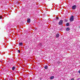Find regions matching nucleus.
I'll use <instances>...</instances> for the list:
<instances>
[{
	"label": "nucleus",
	"mask_w": 80,
	"mask_h": 80,
	"mask_svg": "<svg viewBox=\"0 0 80 80\" xmlns=\"http://www.w3.org/2000/svg\"><path fill=\"white\" fill-rule=\"evenodd\" d=\"M17 2V3H18V2Z\"/></svg>",
	"instance_id": "nucleus-19"
},
{
	"label": "nucleus",
	"mask_w": 80,
	"mask_h": 80,
	"mask_svg": "<svg viewBox=\"0 0 80 80\" xmlns=\"http://www.w3.org/2000/svg\"><path fill=\"white\" fill-rule=\"evenodd\" d=\"M19 45L20 46H22V45H23V43H22V42L19 43Z\"/></svg>",
	"instance_id": "nucleus-7"
},
{
	"label": "nucleus",
	"mask_w": 80,
	"mask_h": 80,
	"mask_svg": "<svg viewBox=\"0 0 80 80\" xmlns=\"http://www.w3.org/2000/svg\"><path fill=\"white\" fill-rule=\"evenodd\" d=\"M69 25L70 24H69V23H66V26H69Z\"/></svg>",
	"instance_id": "nucleus-11"
},
{
	"label": "nucleus",
	"mask_w": 80,
	"mask_h": 80,
	"mask_svg": "<svg viewBox=\"0 0 80 80\" xmlns=\"http://www.w3.org/2000/svg\"><path fill=\"white\" fill-rule=\"evenodd\" d=\"M56 37L57 38H58V37H59V34H57V35H56Z\"/></svg>",
	"instance_id": "nucleus-8"
},
{
	"label": "nucleus",
	"mask_w": 80,
	"mask_h": 80,
	"mask_svg": "<svg viewBox=\"0 0 80 80\" xmlns=\"http://www.w3.org/2000/svg\"><path fill=\"white\" fill-rule=\"evenodd\" d=\"M18 52L19 53H20V50H18Z\"/></svg>",
	"instance_id": "nucleus-13"
},
{
	"label": "nucleus",
	"mask_w": 80,
	"mask_h": 80,
	"mask_svg": "<svg viewBox=\"0 0 80 80\" xmlns=\"http://www.w3.org/2000/svg\"><path fill=\"white\" fill-rule=\"evenodd\" d=\"M10 80H13V79H10Z\"/></svg>",
	"instance_id": "nucleus-18"
},
{
	"label": "nucleus",
	"mask_w": 80,
	"mask_h": 80,
	"mask_svg": "<svg viewBox=\"0 0 80 80\" xmlns=\"http://www.w3.org/2000/svg\"><path fill=\"white\" fill-rule=\"evenodd\" d=\"M42 78H40V80H42Z\"/></svg>",
	"instance_id": "nucleus-16"
},
{
	"label": "nucleus",
	"mask_w": 80,
	"mask_h": 80,
	"mask_svg": "<svg viewBox=\"0 0 80 80\" xmlns=\"http://www.w3.org/2000/svg\"><path fill=\"white\" fill-rule=\"evenodd\" d=\"M66 30L67 31H69L70 30V28H66Z\"/></svg>",
	"instance_id": "nucleus-6"
},
{
	"label": "nucleus",
	"mask_w": 80,
	"mask_h": 80,
	"mask_svg": "<svg viewBox=\"0 0 80 80\" xmlns=\"http://www.w3.org/2000/svg\"><path fill=\"white\" fill-rule=\"evenodd\" d=\"M2 19V17L1 16H0V19Z\"/></svg>",
	"instance_id": "nucleus-12"
},
{
	"label": "nucleus",
	"mask_w": 80,
	"mask_h": 80,
	"mask_svg": "<svg viewBox=\"0 0 80 80\" xmlns=\"http://www.w3.org/2000/svg\"><path fill=\"white\" fill-rule=\"evenodd\" d=\"M58 18H59L58 17L56 18L57 20H58Z\"/></svg>",
	"instance_id": "nucleus-14"
},
{
	"label": "nucleus",
	"mask_w": 80,
	"mask_h": 80,
	"mask_svg": "<svg viewBox=\"0 0 80 80\" xmlns=\"http://www.w3.org/2000/svg\"><path fill=\"white\" fill-rule=\"evenodd\" d=\"M31 21L30 20V18H28L27 20V22L28 23H30Z\"/></svg>",
	"instance_id": "nucleus-4"
},
{
	"label": "nucleus",
	"mask_w": 80,
	"mask_h": 80,
	"mask_svg": "<svg viewBox=\"0 0 80 80\" xmlns=\"http://www.w3.org/2000/svg\"><path fill=\"white\" fill-rule=\"evenodd\" d=\"M79 73H80V71H79Z\"/></svg>",
	"instance_id": "nucleus-17"
},
{
	"label": "nucleus",
	"mask_w": 80,
	"mask_h": 80,
	"mask_svg": "<svg viewBox=\"0 0 80 80\" xmlns=\"http://www.w3.org/2000/svg\"><path fill=\"white\" fill-rule=\"evenodd\" d=\"M15 67L14 66H13L12 68V70H15Z\"/></svg>",
	"instance_id": "nucleus-9"
},
{
	"label": "nucleus",
	"mask_w": 80,
	"mask_h": 80,
	"mask_svg": "<svg viewBox=\"0 0 80 80\" xmlns=\"http://www.w3.org/2000/svg\"><path fill=\"white\" fill-rule=\"evenodd\" d=\"M73 20H74V17L73 16H72L70 18V22H72V21H73Z\"/></svg>",
	"instance_id": "nucleus-2"
},
{
	"label": "nucleus",
	"mask_w": 80,
	"mask_h": 80,
	"mask_svg": "<svg viewBox=\"0 0 80 80\" xmlns=\"http://www.w3.org/2000/svg\"><path fill=\"white\" fill-rule=\"evenodd\" d=\"M44 68L45 69H47V68H48V66H46L44 67Z\"/></svg>",
	"instance_id": "nucleus-10"
},
{
	"label": "nucleus",
	"mask_w": 80,
	"mask_h": 80,
	"mask_svg": "<svg viewBox=\"0 0 80 80\" xmlns=\"http://www.w3.org/2000/svg\"><path fill=\"white\" fill-rule=\"evenodd\" d=\"M71 80H74V78H72L71 79Z\"/></svg>",
	"instance_id": "nucleus-15"
},
{
	"label": "nucleus",
	"mask_w": 80,
	"mask_h": 80,
	"mask_svg": "<svg viewBox=\"0 0 80 80\" xmlns=\"http://www.w3.org/2000/svg\"><path fill=\"white\" fill-rule=\"evenodd\" d=\"M63 20H61L58 23L59 25H62L63 24Z\"/></svg>",
	"instance_id": "nucleus-1"
},
{
	"label": "nucleus",
	"mask_w": 80,
	"mask_h": 80,
	"mask_svg": "<svg viewBox=\"0 0 80 80\" xmlns=\"http://www.w3.org/2000/svg\"><path fill=\"white\" fill-rule=\"evenodd\" d=\"M54 78V76H53L51 77L50 78V79L51 80H52V79H53Z\"/></svg>",
	"instance_id": "nucleus-5"
},
{
	"label": "nucleus",
	"mask_w": 80,
	"mask_h": 80,
	"mask_svg": "<svg viewBox=\"0 0 80 80\" xmlns=\"http://www.w3.org/2000/svg\"><path fill=\"white\" fill-rule=\"evenodd\" d=\"M76 8H77V6H76L75 5H74L72 7V9L73 10H75V9H76Z\"/></svg>",
	"instance_id": "nucleus-3"
}]
</instances>
